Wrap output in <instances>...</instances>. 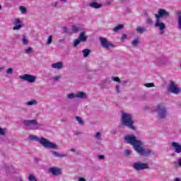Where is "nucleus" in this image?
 <instances>
[{"mask_svg": "<svg viewBox=\"0 0 181 181\" xmlns=\"http://www.w3.org/2000/svg\"><path fill=\"white\" fill-rule=\"evenodd\" d=\"M124 141L129 145H132L134 151L141 155V156H149V155H155L151 150L144 148V143L141 140H138L134 134H127L124 137Z\"/></svg>", "mask_w": 181, "mask_h": 181, "instance_id": "nucleus-1", "label": "nucleus"}, {"mask_svg": "<svg viewBox=\"0 0 181 181\" xmlns=\"http://www.w3.org/2000/svg\"><path fill=\"white\" fill-rule=\"evenodd\" d=\"M170 13L163 8H160L158 11V13L155 14L156 23L154 24L155 28H158L160 29V34L163 35L165 33V29H166V25L163 22H160V18H170Z\"/></svg>", "mask_w": 181, "mask_h": 181, "instance_id": "nucleus-2", "label": "nucleus"}, {"mask_svg": "<svg viewBox=\"0 0 181 181\" xmlns=\"http://www.w3.org/2000/svg\"><path fill=\"white\" fill-rule=\"evenodd\" d=\"M121 122L123 127H127L132 131H136V126H135V122L134 121V117L132 114L122 112Z\"/></svg>", "mask_w": 181, "mask_h": 181, "instance_id": "nucleus-3", "label": "nucleus"}, {"mask_svg": "<svg viewBox=\"0 0 181 181\" xmlns=\"http://www.w3.org/2000/svg\"><path fill=\"white\" fill-rule=\"evenodd\" d=\"M156 112H157L158 118L160 119H165L168 115V109H166V106H165V105L159 104L157 105Z\"/></svg>", "mask_w": 181, "mask_h": 181, "instance_id": "nucleus-4", "label": "nucleus"}, {"mask_svg": "<svg viewBox=\"0 0 181 181\" xmlns=\"http://www.w3.org/2000/svg\"><path fill=\"white\" fill-rule=\"evenodd\" d=\"M99 40L100 42L101 46H103V47L104 49H106L107 50H110L111 47L112 48L115 47V45L111 43V42L107 40V38L105 37H100Z\"/></svg>", "mask_w": 181, "mask_h": 181, "instance_id": "nucleus-5", "label": "nucleus"}, {"mask_svg": "<svg viewBox=\"0 0 181 181\" xmlns=\"http://www.w3.org/2000/svg\"><path fill=\"white\" fill-rule=\"evenodd\" d=\"M168 91L173 94H179L180 93V88L177 87V85L173 81H170V84L168 88Z\"/></svg>", "mask_w": 181, "mask_h": 181, "instance_id": "nucleus-6", "label": "nucleus"}, {"mask_svg": "<svg viewBox=\"0 0 181 181\" xmlns=\"http://www.w3.org/2000/svg\"><path fill=\"white\" fill-rule=\"evenodd\" d=\"M24 124L31 129H39L42 127L36 120H25L24 121Z\"/></svg>", "mask_w": 181, "mask_h": 181, "instance_id": "nucleus-7", "label": "nucleus"}, {"mask_svg": "<svg viewBox=\"0 0 181 181\" xmlns=\"http://www.w3.org/2000/svg\"><path fill=\"white\" fill-rule=\"evenodd\" d=\"M19 78L23 81H27L28 83H35L36 81L37 77L33 75L25 74L24 75L20 76Z\"/></svg>", "mask_w": 181, "mask_h": 181, "instance_id": "nucleus-8", "label": "nucleus"}, {"mask_svg": "<svg viewBox=\"0 0 181 181\" xmlns=\"http://www.w3.org/2000/svg\"><path fill=\"white\" fill-rule=\"evenodd\" d=\"M133 168L135 170H144L145 169H149V165H148L147 163H134L133 164Z\"/></svg>", "mask_w": 181, "mask_h": 181, "instance_id": "nucleus-9", "label": "nucleus"}, {"mask_svg": "<svg viewBox=\"0 0 181 181\" xmlns=\"http://www.w3.org/2000/svg\"><path fill=\"white\" fill-rule=\"evenodd\" d=\"M48 172L52 175V176H62V168L57 167H52L48 169Z\"/></svg>", "mask_w": 181, "mask_h": 181, "instance_id": "nucleus-10", "label": "nucleus"}, {"mask_svg": "<svg viewBox=\"0 0 181 181\" xmlns=\"http://www.w3.org/2000/svg\"><path fill=\"white\" fill-rule=\"evenodd\" d=\"M13 23L14 25L13 27V30H19L23 27V22L20 18H14Z\"/></svg>", "mask_w": 181, "mask_h": 181, "instance_id": "nucleus-11", "label": "nucleus"}, {"mask_svg": "<svg viewBox=\"0 0 181 181\" xmlns=\"http://www.w3.org/2000/svg\"><path fill=\"white\" fill-rule=\"evenodd\" d=\"M46 148L47 149H53V150L58 149L57 144L47 139H46Z\"/></svg>", "mask_w": 181, "mask_h": 181, "instance_id": "nucleus-12", "label": "nucleus"}, {"mask_svg": "<svg viewBox=\"0 0 181 181\" xmlns=\"http://www.w3.org/2000/svg\"><path fill=\"white\" fill-rule=\"evenodd\" d=\"M52 69H55V70H62L63 67V62H58L52 64Z\"/></svg>", "mask_w": 181, "mask_h": 181, "instance_id": "nucleus-13", "label": "nucleus"}, {"mask_svg": "<svg viewBox=\"0 0 181 181\" xmlns=\"http://www.w3.org/2000/svg\"><path fill=\"white\" fill-rule=\"evenodd\" d=\"M172 146L174 148L176 153H180L181 152V146L177 142L173 141L172 143Z\"/></svg>", "mask_w": 181, "mask_h": 181, "instance_id": "nucleus-14", "label": "nucleus"}, {"mask_svg": "<svg viewBox=\"0 0 181 181\" xmlns=\"http://www.w3.org/2000/svg\"><path fill=\"white\" fill-rule=\"evenodd\" d=\"M78 39L82 42L83 43H84L85 42H87V36L86 35V32L83 31L81 32L78 37Z\"/></svg>", "mask_w": 181, "mask_h": 181, "instance_id": "nucleus-15", "label": "nucleus"}, {"mask_svg": "<svg viewBox=\"0 0 181 181\" xmlns=\"http://www.w3.org/2000/svg\"><path fill=\"white\" fill-rule=\"evenodd\" d=\"M37 100L35 99H31L28 100L27 103H25V105H27V107H33V105H37Z\"/></svg>", "mask_w": 181, "mask_h": 181, "instance_id": "nucleus-16", "label": "nucleus"}, {"mask_svg": "<svg viewBox=\"0 0 181 181\" xmlns=\"http://www.w3.org/2000/svg\"><path fill=\"white\" fill-rule=\"evenodd\" d=\"M41 146L46 148V138L45 137H39L38 141H37Z\"/></svg>", "mask_w": 181, "mask_h": 181, "instance_id": "nucleus-17", "label": "nucleus"}, {"mask_svg": "<svg viewBox=\"0 0 181 181\" xmlns=\"http://www.w3.org/2000/svg\"><path fill=\"white\" fill-rule=\"evenodd\" d=\"M89 6H90V8H94L95 9H98V8H101V6H103V5L98 4L95 1H93L92 4H90L89 5Z\"/></svg>", "mask_w": 181, "mask_h": 181, "instance_id": "nucleus-18", "label": "nucleus"}, {"mask_svg": "<svg viewBox=\"0 0 181 181\" xmlns=\"http://www.w3.org/2000/svg\"><path fill=\"white\" fill-rule=\"evenodd\" d=\"M21 42L24 46H28L29 45V40L26 37V35L22 36Z\"/></svg>", "mask_w": 181, "mask_h": 181, "instance_id": "nucleus-19", "label": "nucleus"}, {"mask_svg": "<svg viewBox=\"0 0 181 181\" xmlns=\"http://www.w3.org/2000/svg\"><path fill=\"white\" fill-rule=\"evenodd\" d=\"M76 98H81V99L87 98V95L84 92H78L76 94Z\"/></svg>", "mask_w": 181, "mask_h": 181, "instance_id": "nucleus-20", "label": "nucleus"}, {"mask_svg": "<svg viewBox=\"0 0 181 181\" xmlns=\"http://www.w3.org/2000/svg\"><path fill=\"white\" fill-rule=\"evenodd\" d=\"M24 53L25 54H33L34 53L33 48L31 47H28L26 49H24Z\"/></svg>", "mask_w": 181, "mask_h": 181, "instance_id": "nucleus-21", "label": "nucleus"}, {"mask_svg": "<svg viewBox=\"0 0 181 181\" xmlns=\"http://www.w3.org/2000/svg\"><path fill=\"white\" fill-rule=\"evenodd\" d=\"M39 136L33 134H30L28 136V139H30V141H34L35 142H37L39 141Z\"/></svg>", "mask_w": 181, "mask_h": 181, "instance_id": "nucleus-22", "label": "nucleus"}, {"mask_svg": "<svg viewBox=\"0 0 181 181\" xmlns=\"http://www.w3.org/2000/svg\"><path fill=\"white\" fill-rule=\"evenodd\" d=\"M137 33H139L140 35H142L144 32H146V29L144 27L139 26L136 29Z\"/></svg>", "mask_w": 181, "mask_h": 181, "instance_id": "nucleus-23", "label": "nucleus"}, {"mask_svg": "<svg viewBox=\"0 0 181 181\" xmlns=\"http://www.w3.org/2000/svg\"><path fill=\"white\" fill-rule=\"evenodd\" d=\"M82 53L83 54V57H88V56H90V54L91 53V50L88 49H85L82 51Z\"/></svg>", "mask_w": 181, "mask_h": 181, "instance_id": "nucleus-24", "label": "nucleus"}, {"mask_svg": "<svg viewBox=\"0 0 181 181\" xmlns=\"http://www.w3.org/2000/svg\"><path fill=\"white\" fill-rule=\"evenodd\" d=\"M52 154L54 156H57V158H66V156H67V153L61 154V153H57V151H52Z\"/></svg>", "mask_w": 181, "mask_h": 181, "instance_id": "nucleus-25", "label": "nucleus"}, {"mask_svg": "<svg viewBox=\"0 0 181 181\" xmlns=\"http://www.w3.org/2000/svg\"><path fill=\"white\" fill-rule=\"evenodd\" d=\"M122 29H124V25L120 24L115 27L112 30L113 32L117 33L118 30H121Z\"/></svg>", "mask_w": 181, "mask_h": 181, "instance_id": "nucleus-26", "label": "nucleus"}, {"mask_svg": "<svg viewBox=\"0 0 181 181\" xmlns=\"http://www.w3.org/2000/svg\"><path fill=\"white\" fill-rule=\"evenodd\" d=\"M71 30L74 33H77L80 30V28L76 25H72Z\"/></svg>", "mask_w": 181, "mask_h": 181, "instance_id": "nucleus-27", "label": "nucleus"}, {"mask_svg": "<svg viewBox=\"0 0 181 181\" xmlns=\"http://www.w3.org/2000/svg\"><path fill=\"white\" fill-rule=\"evenodd\" d=\"M19 11H21V13H23V15H25V13L28 12V9H26V7L23 6H21L19 7Z\"/></svg>", "mask_w": 181, "mask_h": 181, "instance_id": "nucleus-28", "label": "nucleus"}, {"mask_svg": "<svg viewBox=\"0 0 181 181\" xmlns=\"http://www.w3.org/2000/svg\"><path fill=\"white\" fill-rule=\"evenodd\" d=\"M66 98L68 100H73L74 98H76V93H69L66 95Z\"/></svg>", "mask_w": 181, "mask_h": 181, "instance_id": "nucleus-29", "label": "nucleus"}, {"mask_svg": "<svg viewBox=\"0 0 181 181\" xmlns=\"http://www.w3.org/2000/svg\"><path fill=\"white\" fill-rule=\"evenodd\" d=\"M144 87L147 88H151L152 87H155V83H147L144 84Z\"/></svg>", "mask_w": 181, "mask_h": 181, "instance_id": "nucleus-30", "label": "nucleus"}, {"mask_svg": "<svg viewBox=\"0 0 181 181\" xmlns=\"http://www.w3.org/2000/svg\"><path fill=\"white\" fill-rule=\"evenodd\" d=\"M76 119L78 122V124H80L81 125H84V121H83V119H81V117L76 116Z\"/></svg>", "mask_w": 181, "mask_h": 181, "instance_id": "nucleus-31", "label": "nucleus"}, {"mask_svg": "<svg viewBox=\"0 0 181 181\" xmlns=\"http://www.w3.org/2000/svg\"><path fill=\"white\" fill-rule=\"evenodd\" d=\"M132 46H138L139 45V40L138 38L134 39L132 42Z\"/></svg>", "mask_w": 181, "mask_h": 181, "instance_id": "nucleus-32", "label": "nucleus"}, {"mask_svg": "<svg viewBox=\"0 0 181 181\" xmlns=\"http://www.w3.org/2000/svg\"><path fill=\"white\" fill-rule=\"evenodd\" d=\"M28 180H29V181H37L36 177H35V175H33V174H30V175L28 176Z\"/></svg>", "mask_w": 181, "mask_h": 181, "instance_id": "nucleus-33", "label": "nucleus"}, {"mask_svg": "<svg viewBox=\"0 0 181 181\" xmlns=\"http://www.w3.org/2000/svg\"><path fill=\"white\" fill-rule=\"evenodd\" d=\"M81 41L78 38L74 41V47H77Z\"/></svg>", "mask_w": 181, "mask_h": 181, "instance_id": "nucleus-34", "label": "nucleus"}, {"mask_svg": "<svg viewBox=\"0 0 181 181\" xmlns=\"http://www.w3.org/2000/svg\"><path fill=\"white\" fill-rule=\"evenodd\" d=\"M93 137L95 138V139H98L100 140L101 139V133L100 132H97Z\"/></svg>", "mask_w": 181, "mask_h": 181, "instance_id": "nucleus-35", "label": "nucleus"}, {"mask_svg": "<svg viewBox=\"0 0 181 181\" xmlns=\"http://www.w3.org/2000/svg\"><path fill=\"white\" fill-rule=\"evenodd\" d=\"M53 42V36L50 35L48 37L46 45H50Z\"/></svg>", "mask_w": 181, "mask_h": 181, "instance_id": "nucleus-36", "label": "nucleus"}, {"mask_svg": "<svg viewBox=\"0 0 181 181\" xmlns=\"http://www.w3.org/2000/svg\"><path fill=\"white\" fill-rule=\"evenodd\" d=\"M112 80L113 81H116V83H122V81L119 80V78H118L117 76H112Z\"/></svg>", "mask_w": 181, "mask_h": 181, "instance_id": "nucleus-37", "label": "nucleus"}, {"mask_svg": "<svg viewBox=\"0 0 181 181\" xmlns=\"http://www.w3.org/2000/svg\"><path fill=\"white\" fill-rule=\"evenodd\" d=\"M146 23H148V25H153V21L149 17H148L146 18Z\"/></svg>", "mask_w": 181, "mask_h": 181, "instance_id": "nucleus-38", "label": "nucleus"}, {"mask_svg": "<svg viewBox=\"0 0 181 181\" xmlns=\"http://www.w3.org/2000/svg\"><path fill=\"white\" fill-rule=\"evenodd\" d=\"M6 74H13V69L12 68L7 69Z\"/></svg>", "mask_w": 181, "mask_h": 181, "instance_id": "nucleus-39", "label": "nucleus"}, {"mask_svg": "<svg viewBox=\"0 0 181 181\" xmlns=\"http://www.w3.org/2000/svg\"><path fill=\"white\" fill-rule=\"evenodd\" d=\"M62 29L65 33L70 35V30L67 27H63Z\"/></svg>", "mask_w": 181, "mask_h": 181, "instance_id": "nucleus-40", "label": "nucleus"}, {"mask_svg": "<svg viewBox=\"0 0 181 181\" xmlns=\"http://www.w3.org/2000/svg\"><path fill=\"white\" fill-rule=\"evenodd\" d=\"M115 91L117 94H119L121 93V90H119V85L115 86Z\"/></svg>", "mask_w": 181, "mask_h": 181, "instance_id": "nucleus-41", "label": "nucleus"}, {"mask_svg": "<svg viewBox=\"0 0 181 181\" xmlns=\"http://www.w3.org/2000/svg\"><path fill=\"white\" fill-rule=\"evenodd\" d=\"M5 132H6V129L0 127V135L1 136L5 135Z\"/></svg>", "mask_w": 181, "mask_h": 181, "instance_id": "nucleus-42", "label": "nucleus"}, {"mask_svg": "<svg viewBox=\"0 0 181 181\" xmlns=\"http://www.w3.org/2000/svg\"><path fill=\"white\" fill-rule=\"evenodd\" d=\"M98 158L99 159V160H103L105 159V156L99 155V156H98Z\"/></svg>", "mask_w": 181, "mask_h": 181, "instance_id": "nucleus-43", "label": "nucleus"}, {"mask_svg": "<svg viewBox=\"0 0 181 181\" xmlns=\"http://www.w3.org/2000/svg\"><path fill=\"white\" fill-rule=\"evenodd\" d=\"M60 78H62V77L57 76L53 78L54 81H58V80H60Z\"/></svg>", "mask_w": 181, "mask_h": 181, "instance_id": "nucleus-44", "label": "nucleus"}, {"mask_svg": "<svg viewBox=\"0 0 181 181\" xmlns=\"http://www.w3.org/2000/svg\"><path fill=\"white\" fill-rule=\"evenodd\" d=\"M124 155H126L127 156H129V155H131L130 150H126L124 152Z\"/></svg>", "mask_w": 181, "mask_h": 181, "instance_id": "nucleus-45", "label": "nucleus"}, {"mask_svg": "<svg viewBox=\"0 0 181 181\" xmlns=\"http://www.w3.org/2000/svg\"><path fill=\"white\" fill-rule=\"evenodd\" d=\"M112 2H114V0H108L106 1L105 5H111Z\"/></svg>", "mask_w": 181, "mask_h": 181, "instance_id": "nucleus-46", "label": "nucleus"}, {"mask_svg": "<svg viewBox=\"0 0 181 181\" xmlns=\"http://www.w3.org/2000/svg\"><path fill=\"white\" fill-rule=\"evenodd\" d=\"M122 86H127L128 84V81H122Z\"/></svg>", "mask_w": 181, "mask_h": 181, "instance_id": "nucleus-47", "label": "nucleus"}, {"mask_svg": "<svg viewBox=\"0 0 181 181\" xmlns=\"http://www.w3.org/2000/svg\"><path fill=\"white\" fill-rule=\"evenodd\" d=\"M124 39H127V35L123 34L122 36V40H124Z\"/></svg>", "mask_w": 181, "mask_h": 181, "instance_id": "nucleus-48", "label": "nucleus"}, {"mask_svg": "<svg viewBox=\"0 0 181 181\" xmlns=\"http://www.w3.org/2000/svg\"><path fill=\"white\" fill-rule=\"evenodd\" d=\"M78 181H86L84 177H79Z\"/></svg>", "mask_w": 181, "mask_h": 181, "instance_id": "nucleus-49", "label": "nucleus"}, {"mask_svg": "<svg viewBox=\"0 0 181 181\" xmlns=\"http://www.w3.org/2000/svg\"><path fill=\"white\" fill-rule=\"evenodd\" d=\"M178 165L181 167V158H178Z\"/></svg>", "mask_w": 181, "mask_h": 181, "instance_id": "nucleus-50", "label": "nucleus"}, {"mask_svg": "<svg viewBox=\"0 0 181 181\" xmlns=\"http://www.w3.org/2000/svg\"><path fill=\"white\" fill-rule=\"evenodd\" d=\"M62 4H66L67 2V0H59Z\"/></svg>", "mask_w": 181, "mask_h": 181, "instance_id": "nucleus-51", "label": "nucleus"}, {"mask_svg": "<svg viewBox=\"0 0 181 181\" xmlns=\"http://www.w3.org/2000/svg\"><path fill=\"white\" fill-rule=\"evenodd\" d=\"M173 181H181V180H180V178L175 177Z\"/></svg>", "mask_w": 181, "mask_h": 181, "instance_id": "nucleus-52", "label": "nucleus"}, {"mask_svg": "<svg viewBox=\"0 0 181 181\" xmlns=\"http://www.w3.org/2000/svg\"><path fill=\"white\" fill-rule=\"evenodd\" d=\"M70 151H71V152H76V149L75 148H71Z\"/></svg>", "mask_w": 181, "mask_h": 181, "instance_id": "nucleus-53", "label": "nucleus"}, {"mask_svg": "<svg viewBox=\"0 0 181 181\" xmlns=\"http://www.w3.org/2000/svg\"><path fill=\"white\" fill-rule=\"evenodd\" d=\"M80 134H81L80 132L75 133L76 135H80Z\"/></svg>", "mask_w": 181, "mask_h": 181, "instance_id": "nucleus-54", "label": "nucleus"}, {"mask_svg": "<svg viewBox=\"0 0 181 181\" xmlns=\"http://www.w3.org/2000/svg\"><path fill=\"white\" fill-rule=\"evenodd\" d=\"M2 69H3V68H1V67H0V71H2Z\"/></svg>", "mask_w": 181, "mask_h": 181, "instance_id": "nucleus-55", "label": "nucleus"}, {"mask_svg": "<svg viewBox=\"0 0 181 181\" xmlns=\"http://www.w3.org/2000/svg\"><path fill=\"white\" fill-rule=\"evenodd\" d=\"M54 6H57V3H55V5H54Z\"/></svg>", "mask_w": 181, "mask_h": 181, "instance_id": "nucleus-56", "label": "nucleus"}, {"mask_svg": "<svg viewBox=\"0 0 181 181\" xmlns=\"http://www.w3.org/2000/svg\"><path fill=\"white\" fill-rule=\"evenodd\" d=\"M35 160H39V159H37V158H35Z\"/></svg>", "mask_w": 181, "mask_h": 181, "instance_id": "nucleus-57", "label": "nucleus"}, {"mask_svg": "<svg viewBox=\"0 0 181 181\" xmlns=\"http://www.w3.org/2000/svg\"><path fill=\"white\" fill-rule=\"evenodd\" d=\"M1 8H2V6L0 5V9H1Z\"/></svg>", "mask_w": 181, "mask_h": 181, "instance_id": "nucleus-58", "label": "nucleus"}, {"mask_svg": "<svg viewBox=\"0 0 181 181\" xmlns=\"http://www.w3.org/2000/svg\"><path fill=\"white\" fill-rule=\"evenodd\" d=\"M146 15V16H148V14H145Z\"/></svg>", "mask_w": 181, "mask_h": 181, "instance_id": "nucleus-59", "label": "nucleus"}, {"mask_svg": "<svg viewBox=\"0 0 181 181\" xmlns=\"http://www.w3.org/2000/svg\"><path fill=\"white\" fill-rule=\"evenodd\" d=\"M180 68H181V62H180Z\"/></svg>", "mask_w": 181, "mask_h": 181, "instance_id": "nucleus-60", "label": "nucleus"}]
</instances>
